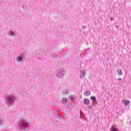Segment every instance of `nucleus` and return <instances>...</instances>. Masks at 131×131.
<instances>
[{"label":"nucleus","instance_id":"obj_1","mask_svg":"<svg viewBox=\"0 0 131 131\" xmlns=\"http://www.w3.org/2000/svg\"><path fill=\"white\" fill-rule=\"evenodd\" d=\"M16 127L18 129H24V130H29L30 129V125L28 123V122L25 121V120L23 119H20L19 121H18V123Z\"/></svg>","mask_w":131,"mask_h":131},{"label":"nucleus","instance_id":"obj_2","mask_svg":"<svg viewBox=\"0 0 131 131\" xmlns=\"http://www.w3.org/2000/svg\"><path fill=\"white\" fill-rule=\"evenodd\" d=\"M15 100H16V97L13 95H10L4 98V101L6 104V105H11L13 102H14Z\"/></svg>","mask_w":131,"mask_h":131},{"label":"nucleus","instance_id":"obj_3","mask_svg":"<svg viewBox=\"0 0 131 131\" xmlns=\"http://www.w3.org/2000/svg\"><path fill=\"white\" fill-rule=\"evenodd\" d=\"M65 74V71L62 69H58V72L56 74V75L58 78H61L63 77Z\"/></svg>","mask_w":131,"mask_h":131},{"label":"nucleus","instance_id":"obj_4","mask_svg":"<svg viewBox=\"0 0 131 131\" xmlns=\"http://www.w3.org/2000/svg\"><path fill=\"white\" fill-rule=\"evenodd\" d=\"M9 35L10 36H17V35H18V32L16 31L13 32V31L11 30L9 33Z\"/></svg>","mask_w":131,"mask_h":131},{"label":"nucleus","instance_id":"obj_5","mask_svg":"<svg viewBox=\"0 0 131 131\" xmlns=\"http://www.w3.org/2000/svg\"><path fill=\"white\" fill-rule=\"evenodd\" d=\"M24 59V56L23 55V53L21 54L20 55H18L16 57V60L18 62H20V61H22Z\"/></svg>","mask_w":131,"mask_h":131},{"label":"nucleus","instance_id":"obj_6","mask_svg":"<svg viewBox=\"0 0 131 131\" xmlns=\"http://www.w3.org/2000/svg\"><path fill=\"white\" fill-rule=\"evenodd\" d=\"M80 78H84L85 77V71L83 70L80 71Z\"/></svg>","mask_w":131,"mask_h":131},{"label":"nucleus","instance_id":"obj_7","mask_svg":"<svg viewBox=\"0 0 131 131\" xmlns=\"http://www.w3.org/2000/svg\"><path fill=\"white\" fill-rule=\"evenodd\" d=\"M83 103L84 105H90V99L88 98L84 99L83 100Z\"/></svg>","mask_w":131,"mask_h":131},{"label":"nucleus","instance_id":"obj_8","mask_svg":"<svg viewBox=\"0 0 131 131\" xmlns=\"http://www.w3.org/2000/svg\"><path fill=\"white\" fill-rule=\"evenodd\" d=\"M111 131H120L119 129H118V128L115 127L114 126V125H112L111 129H110Z\"/></svg>","mask_w":131,"mask_h":131},{"label":"nucleus","instance_id":"obj_9","mask_svg":"<svg viewBox=\"0 0 131 131\" xmlns=\"http://www.w3.org/2000/svg\"><path fill=\"white\" fill-rule=\"evenodd\" d=\"M84 96L86 97H88L89 96H91V91H87L84 93Z\"/></svg>","mask_w":131,"mask_h":131},{"label":"nucleus","instance_id":"obj_10","mask_svg":"<svg viewBox=\"0 0 131 131\" xmlns=\"http://www.w3.org/2000/svg\"><path fill=\"white\" fill-rule=\"evenodd\" d=\"M91 99L94 102V103H97V98H96L95 96L91 97Z\"/></svg>","mask_w":131,"mask_h":131},{"label":"nucleus","instance_id":"obj_11","mask_svg":"<svg viewBox=\"0 0 131 131\" xmlns=\"http://www.w3.org/2000/svg\"><path fill=\"white\" fill-rule=\"evenodd\" d=\"M117 72L118 73V75H122V74H123L122 70L121 69H120V70L117 69Z\"/></svg>","mask_w":131,"mask_h":131},{"label":"nucleus","instance_id":"obj_12","mask_svg":"<svg viewBox=\"0 0 131 131\" xmlns=\"http://www.w3.org/2000/svg\"><path fill=\"white\" fill-rule=\"evenodd\" d=\"M123 103L125 105V106H127L128 105H129V103H130L129 100H124Z\"/></svg>","mask_w":131,"mask_h":131},{"label":"nucleus","instance_id":"obj_13","mask_svg":"<svg viewBox=\"0 0 131 131\" xmlns=\"http://www.w3.org/2000/svg\"><path fill=\"white\" fill-rule=\"evenodd\" d=\"M66 102H67V99H66V98H63L62 99V104H66Z\"/></svg>","mask_w":131,"mask_h":131},{"label":"nucleus","instance_id":"obj_14","mask_svg":"<svg viewBox=\"0 0 131 131\" xmlns=\"http://www.w3.org/2000/svg\"><path fill=\"white\" fill-rule=\"evenodd\" d=\"M51 57H52V58H57V54H56L55 53H52Z\"/></svg>","mask_w":131,"mask_h":131},{"label":"nucleus","instance_id":"obj_15","mask_svg":"<svg viewBox=\"0 0 131 131\" xmlns=\"http://www.w3.org/2000/svg\"><path fill=\"white\" fill-rule=\"evenodd\" d=\"M80 115L81 116H80V118H81V119H82V116H83V113H82V112H80Z\"/></svg>","mask_w":131,"mask_h":131},{"label":"nucleus","instance_id":"obj_16","mask_svg":"<svg viewBox=\"0 0 131 131\" xmlns=\"http://www.w3.org/2000/svg\"><path fill=\"white\" fill-rule=\"evenodd\" d=\"M69 99H70L71 101H73V100H74V98L73 97L70 96L69 97Z\"/></svg>","mask_w":131,"mask_h":131},{"label":"nucleus","instance_id":"obj_17","mask_svg":"<svg viewBox=\"0 0 131 131\" xmlns=\"http://www.w3.org/2000/svg\"><path fill=\"white\" fill-rule=\"evenodd\" d=\"M92 108H93V106L92 105H90L88 107V109H92Z\"/></svg>","mask_w":131,"mask_h":131},{"label":"nucleus","instance_id":"obj_18","mask_svg":"<svg viewBox=\"0 0 131 131\" xmlns=\"http://www.w3.org/2000/svg\"><path fill=\"white\" fill-rule=\"evenodd\" d=\"M59 117H62L61 116V115L57 114V118H59Z\"/></svg>","mask_w":131,"mask_h":131},{"label":"nucleus","instance_id":"obj_19","mask_svg":"<svg viewBox=\"0 0 131 131\" xmlns=\"http://www.w3.org/2000/svg\"><path fill=\"white\" fill-rule=\"evenodd\" d=\"M3 120H0V125H2V124H3Z\"/></svg>","mask_w":131,"mask_h":131},{"label":"nucleus","instance_id":"obj_20","mask_svg":"<svg viewBox=\"0 0 131 131\" xmlns=\"http://www.w3.org/2000/svg\"><path fill=\"white\" fill-rule=\"evenodd\" d=\"M89 50H90V48L86 49V50L85 49L84 51L85 53H86V51H89Z\"/></svg>","mask_w":131,"mask_h":131},{"label":"nucleus","instance_id":"obj_21","mask_svg":"<svg viewBox=\"0 0 131 131\" xmlns=\"http://www.w3.org/2000/svg\"><path fill=\"white\" fill-rule=\"evenodd\" d=\"M82 28L84 29L86 28V26H82Z\"/></svg>","mask_w":131,"mask_h":131},{"label":"nucleus","instance_id":"obj_22","mask_svg":"<svg viewBox=\"0 0 131 131\" xmlns=\"http://www.w3.org/2000/svg\"><path fill=\"white\" fill-rule=\"evenodd\" d=\"M118 80H122V79L120 78H118Z\"/></svg>","mask_w":131,"mask_h":131},{"label":"nucleus","instance_id":"obj_23","mask_svg":"<svg viewBox=\"0 0 131 131\" xmlns=\"http://www.w3.org/2000/svg\"><path fill=\"white\" fill-rule=\"evenodd\" d=\"M111 21H113V18L111 17Z\"/></svg>","mask_w":131,"mask_h":131},{"label":"nucleus","instance_id":"obj_24","mask_svg":"<svg viewBox=\"0 0 131 131\" xmlns=\"http://www.w3.org/2000/svg\"><path fill=\"white\" fill-rule=\"evenodd\" d=\"M116 28H118V27H119V26H116Z\"/></svg>","mask_w":131,"mask_h":131},{"label":"nucleus","instance_id":"obj_25","mask_svg":"<svg viewBox=\"0 0 131 131\" xmlns=\"http://www.w3.org/2000/svg\"><path fill=\"white\" fill-rule=\"evenodd\" d=\"M129 124H131V121H129Z\"/></svg>","mask_w":131,"mask_h":131}]
</instances>
